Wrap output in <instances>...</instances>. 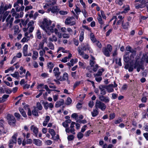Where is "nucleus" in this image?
Returning <instances> with one entry per match:
<instances>
[{
    "label": "nucleus",
    "instance_id": "nucleus-45",
    "mask_svg": "<svg viewBox=\"0 0 148 148\" xmlns=\"http://www.w3.org/2000/svg\"><path fill=\"white\" fill-rule=\"evenodd\" d=\"M116 62V63L117 64L120 66H121L122 65V64L121 63V58H119L118 59H118H115Z\"/></svg>",
    "mask_w": 148,
    "mask_h": 148
},
{
    "label": "nucleus",
    "instance_id": "nucleus-41",
    "mask_svg": "<svg viewBox=\"0 0 148 148\" xmlns=\"http://www.w3.org/2000/svg\"><path fill=\"white\" fill-rule=\"evenodd\" d=\"M49 132L52 136H55L56 135V132L54 130L51 129H49Z\"/></svg>",
    "mask_w": 148,
    "mask_h": 148
},
{
    "label": "nucleus",
    "instance_id": "nucleus-6",
    "mask_svg": "<svg viewBox=\"0 0 148 148\" xmlns=\"http://www.w3.org/2000/svg\"><path fill=\"white\" fill-rule=\"evenodd\" d=\"M51 21L47 20L46 18H44L42 22V24L41 25V27L44 30H46V29L49 27V26L51 24Z\"/></svg>",
    "mask_w": 148,
    "mask_h": 148
},
{
    "label": "nucleus",
    "instance_id": "nucleus-12",
    "mask_svg": "<svg viewBox=\"0 0 148 148\" xmlns=\"http://www.w3.org/2000/svg\"><path fill=\"white\" fill-rule=\"evenodd\" d=\"M14 20L13 17H11V15H9L6 19V22H7V24H10V27H11L12 25V23Z\"/></svg>",
    "mask_w": 148,
    "mask_h": 148
},
{
    "label": "nucleus",
    "instance_id": "nucleus-28",
    "mask_svg": "<svg viewBox=\"0 0 148 148\" xmlns=\"http://www.w3.org/2000/svg\"><path fill=\"white\" fill-rule=\"evenodd\" d=\"M19 110L21 114H22L23 117H27V115L25 112L24 111V110L22 108H19Z\"/></svg>",
    "mask_w": 148,
    "mask_h": 148
},
{
    "label": "nucleus",
    "instance_id": "nucleus-18",
    "mask_svg": "<svg viewBox=\"0 0 148 148\" xmlns=\"http://www.w3.org/2000/svg\"><path fill=\"white\" fill-rule=\"evenodd\" d=\"M75 129L74 128H70V127H68L66 128L65 129V131L67 133H71L73 134H75Z\"/></svg>",
    "mask_w": 148,
    "mask_h": 148
},
{
    "label": "nucleus",
    "instance_id": "nucleus-46",
    "mask_svg": "<svg viewBox=\"0 0 148 148\" xmlns=\"http://www.w3.org/2000/svg\"><path fill=\"white\" fill-rule=\"evenodd\" d=\"M74 136L73 135H70L68 136L67 139L68 140L71 141L73 140Z\"/></svg>",
    "mask_w": 148,
    "mask_h": 148
},
{
    "label": "nucleus",
    "instance_id": "nucleus-3",
    "mask_svg": "<svg viewBox=\"0 0 148 148\" xmlns=\"http://www.w3.org/2000/svg\"><path fill=\"white\" fill-rule=\"evenodd\" d=\"M112 50V46L110 44H108L106 47H103L102 48V51L103 54L106 56L108 57L110 56V53Z\"/></svg>",
    "mask_w": 148,
    "mask_h": 148
},
{
    "label": "nucleus",
    "instance_id": "nucleus-22",
    "mask_svg": "<svg viewBox=\"0 0 148 148\" xmlns=\"http://www.w3.org/2000/svg\"><path fill=\"white\" fill-rule=\"evenodd\" d=\"M124 18V17H123L122 15H119L118 16V18L119 19L117 20V21L116 23V25H120L121 23H122L124 21L123 20V19Z\"/></svg>",
    "mask_w": 148,
    "mask_h": 148
},
{
    "label": "nucleus",
    "instance_id": "nucleus-10",
    "mask_svg": "<svg viewBox=\"0 0 148 148\" xmlns=\"http://www.w3.org/2000/svg\"><path fill=\"white\" fill-rule=\"evenodd\" d=\"M44 106L45 110H47L49 108L51 110V109L53 107V105L52 103H49L47 101H44L42 103Z\"/></svg>",
    "mask_w": 148,
    "mask_h": 148
},
{
    "label": "nucleus",
    "instance_id": "nucleus-40",
    "mask_svg": "<svg viewBox=\"0 0 148 148\" xmlns=\"http://www.w3.org/2000/svg\"><path fill=\"white\" fill-rule=\"evenodd\" d=\"M55 24H52V26L50 27L49 26V28H48L47 29L49 30L51 32L53 33L54 32V29H53V28L55 27Z\"/></svg>",
    "mask_w": 148,
    "mask_h": 148
},
{
    "label": "nucleus",
    "instance_id": "nucleus-31",
    "mask_svg": "<svg viewBox=\"0 0 148 148\" xmlns=\"http://www.w3.org/2000/svg\"><path fill=\"white\" fill-rule=\"evenodd\" d=\"M48 40L50 42H56L57 40V39L55 36L53 35L52 37L49 38Z\"/></svg>",
    "mask_w": 148,
    "mask_h": 148
},
{
    "label": "nucleus",
    "instance_id": "nucleus-50",
    "mask_svg": "<svg viewBox=\"0 0 148 148\" xmlns=\"http://www.w3.org/2000/svg\"><path fill=\"white\" fill-rule=\"evenodd\" d=\"M37 108L40 110H41L42 108L41 105L39 102L37 103Z\"/></svg>",
    "mask_w": 148,
    "mask_h": 148
},
{
    "label": "nucleus",
    "instance_id": "nucleus-60",
    "mask_svg": "<svg viewBox=\"0 0 148 148\" xmlns=\"http://www.w3.org/2000/svg\"><path fill=\"white\" fill-rule=\"evenodd\" d=\"M122 119L121 118H120L118 120L114 122V123L115 124H117L120 123L121 122H122Z\"/></svg>",
    "mask_w": 148,
    "mask_h": 148
},
{
    "label": "nucleus",
    "instance_id": "nucleus-59",
    "mask_svg": "<svg viewBox=\"0 0 148 148\" xmlns=\"http://www.w3.org/2000/svg\"><path fill=\"white\" fill-rule=\"evenodd\" d=\"M124 0H117L116 1V3L120 5H121L123 3V1Z\"/></svg>",
    "mask_w": 148,
    "mask_h": 148
},
{
    "label": "nucleus",
    "instance_id": "nucleus-35",
    "mask_svg": "<svg viewBox=\"0 0 148 148\" xmlns=\"http://www.w3.org/2000/svg\"><path fill=\"white\" fill-rule=\"evenodd\" d=\"M90 38L92 41L93 42H96L97 40L96 38H95L94 35L93 33H92L90 35Z\"/></svg>",
    "mask_w": 148,
    "mask_h": 148
},
{
    "label": "nucleus",
    "instance_id": "nucleus-14",
    "mask_svg": "<svg viewBox=\"0 0 148 148\" xmlns=\"http://www.w3.org/2000/svg\"><path fill=\"white\" fill-rule=\"evenodd\" d=\"M126 50L129 52H127L126 53H132L133 55L135 56L136 55V51L133 49L131 47L127 46L126 48Z\"/></svg>",
    "mask_w": 148,
    "mask_h": 148
},
{
    "label": "nucleus",
    "instance_id": "nucleus-36",
    "mask_svg": "<svg viewBox=\"0 0 148 148\" xmlns=\"http://www.w3.org/2000/svg\"><path fill=\"white\" fill-rule=\"evenodd\" d=\"M9 13V12L6 11L4 13H3V16H2V21L4 22L6 17L8 15Z\"/></svg>",
    "mask_w": 148,
    "mask_h": 148
},
{
    "label": "nucleus",
    "instance_id": "nucleus-51",
    "mask_svg": "<svg viewBox=\"0 0 148 148\" xmlns=\"http://www.w3.org/2000/svg\"><path fill=\"white\" fill-rule=\"evenodd\" d=\"M61 50H62V51L63 53H66L67 52V50H65L62 47H59L57 51V52H58L59 51Z\"/></svg>",
    "mask_w": 148,
    "mask_h": 148
},
{
    "label": "nucleus",
    "instance_id": "nucleus-33",
    "mask_svg": "<svg viewBox=\"0 0 148 148\" xmlns=\"http://www.w3.org/2000/svg\"><path fill=\"white\" fill-rule=\"evenodd\" d=\"M72 57V54L71 53L69 54L68 57H66L63 58L62 60V62L65 63L67 61V59L70 58Z\"/></svg>",
    "mask_w": 148,
    "mask_h": 148
},
{
    "label": "nucleus",
    "instance_id": "nucleus-7",
    "mask_svg": "<svg viewBox=\"0 0 148 148\" xmlns=\"http://www.w3.org/2000/svg\"><path fill=\"white\" fill-rule=\"evenodd\" d=\"M74 17H69L66 19L65 23L66 25H70L71 26L74 25L75 24V22L74 21Z\"/></svg>",
    "mask_w": 148,
    "mask_h": 148
},
{
    "label": "nucleus",
    "instance_id": "nucleus-48",
    "mask_svg": "<svg viewBox=\"0 0 148 148\" xmlns=\"http://www.w3.org/2000/svg\"><path fill=\"white\" fill-rule=\"evenodd\" d=\"M95 44L99 48L101 49L102 48V45L99 41H96Z\"/></svg>",
    "mask_w": 148,
    "mask_h": 148
},
{
    "label": "nucleus",
    "instance_id": "nucleus-25",
    "mask_svg": "<svg viewBox=\"0 0 148 148\" xmlns=\"http://www.w3.org/2000/svg\"><path fill=\"white\" fill-rule=\"evenodd\" d=\"M50 119V117L48 116H47L45 117V120L44 121L43 123V125L44 126H45L47 125Z\"/></svg>",
    "mask_w": 148,
    "mask_h": 148
},
{
    "label": "nucleus",
    "instance_id": "nucleus-5",
    "mask_svg": "<svg viewBox=\"0 0 148 148\" xmlns=\"http://www.w3.org/2000/svg\"><path fill=\"white\" fill-rule=\"evenodd\" d=\"M95 106L98 109L99 108L103 111H104L106 108V106L104 103L99 100L97 101Z\"/></svg>",
    "mask_w": 148,
    "mask_h": 148
},
{
    "label": "nucleus",
    "instance_id": "nucleus-52",
    "mask_svg": "<svg viewBox=\"0 0 148 148\" xmlns=\"http://www.w3.org/2000/svg\"><path fill=\"white\" fill-rule=\"evenodd\" d=\"M74 11L77 13V15H78V13L79 12H81V10L78 7H77V6H76V8L74 9Z\"/></svg>",
    "mask_w": 148,
    "mask_h": 148
},
{
    "label": "nucleus",
    "instance_id": "nucleus-55",
    "mask_svg": "<svg viewBox=\"0 0 148 148\" xmlns=\"http://www.w3.org/2000/svg\"><path fill=\"white\" fill-rule=\"evenodd\" d=\"M14 115L17 118L18 120H19L20 119L21 116L19 113L16 112L14 113Z\"/></svg>",
    "mask_w": 148,
    "mask_h": 148
},
{
    "label": "nucleus",
    "instance_id": "nucleus-58",
    "mask_svg": "<svg viewBox=\"0 0 148 148\" xmlns=\"http://www.w3.org/2000/svg\"><path fill=\"white\" fill-rule=\"evenodd\" d=\"M62 37L64 38H69L70 36L68 34L65 33L63 34Z\"/></svg>",
    "mask_w": 148,
    "mask_h": 148
},
{
    "label": "nucleus",
    "instance_id": "nucleus-30",
    "mask_svg": "<svg viewBox=\"0 0 148 148\" xmlns=\"http://www.w3.org/2000/svg\"><path fill=\"white\" fill-rule=\"evenodd\" d=\"M101 70L102 71L100 70H99L98 71L97 73L94 75L95 77H101V75H102V72L104 71V70L103 69Z\"/></svg>",
    "mask_w": 148,
    "mask_h": 148
},
{
    "label": "nucleus",
    "instance_id": "nucleus-43",
    "mask_svg": "<svg viewBox=\"0 0 148 148\" xmlns=\"http://www.w3.org/2000/svg\"><path fill=\"white\" fill-rule=\"evenodd\" d=\"M44 45L43 43L40 42L38 46V47L37 49V50H38L40 49H42L43 48Z\"/></svg>",
    "mask_w": 148,
    "mask_h": 148
},
{
    "label": "nucleus",
    "instance_id": "nucleus-49",
    "mask_svg": "<svg viewBox=\"0 0 148 148\" xmlns=\"http://www.w3.org/2000/svg\"><path fill=\"white\" fill-rule=\"evenodd\" d=\"M71 102L72 100L71 98L69 97H68L66 102V104L67 105H69L71 103Z\"/></svg>",
    "mask_w": 148,
    "mask_h": 148
},
{
    "label": "nucleus",
    "instance_id": "nucleus-53",
    "mask_svg": "<svg viewBox=\"0 0 148 148\" xmlns=\"http://www.w3.org/2000/svg\"><path fill=\"white\" fill-rule=\"evenodd\" d=\"M83 136V134L80 132H79L77 135V138L79 139H81Z\"/></svg>",
    "mask_w": 148,
    "mask_h": 148
},
{
    "label": "nucleus",
    "instance_id": "nucleus-37",
    "mask_svg": "<svg viewBox=\"0 0 148 148\" xmlns=\"http://www.w3.org/2000/svg\"><path fill=\"white\" fill-rule=\"evenodd\" d=\"M32 114L35 116H38V110H36V108L34 109L32 111Z\"/></svg>",
    "mask_w": 148,
    "mask_h": 148
},
{
    "label": "nucleus",
    "instance_id": "nucleus-23",
    "mask_svg": "<svg viewBox=\"0 0 148 148\" xmlns=\"http://www.w3.org/2000/svg\"><path fill=\"white\" fill-rule=\"evenodd\" d=\"M99 114V112L98 111V109L96 108L93 109L92 111L91 112L92 115V117H95L97 116Z\"/></svg>",
    "mask_w": 148,
    "mask_h": 148
},
{
    "label": "nucleus",
    "instance_id": "nucleus-39",
    "mask_svg": "<svg viewBox=\"0 0 148 148\" xmlns=\"http://www.w3.org/2000/svg\"><path fill=\"white\" fill-rule=\"evenodd\" d=\"M84 38V32L82 31L79 36V40L80 41L82 42Z\"/></svg>",
    "mask_w": 148,
    "mask_h": 148
},
{
    "label": "nucleus",
    "instance_id": "nucleus-54",
    "mask_svg": "<svg viewBox=\"0 0 148 148\" xmlns=\"http://www.w3.org/2000/svg\"><path fill=\"white\" fill-rule=\"evenodd\" d=\"M117 19V17L116 16H113L112 18L110 20V21H111L113 20H114V23H113V24L114 25L116 23V21Z\"/></svg>",
    "mask_w": 148,
    "mask_h": 148
},
{
    "label": "nucleus",
    "instance_id": "nucleus-2",
    "mask_svg": "<svg viewBox=\"0 0 148 148\" xmlns=\"http://www.w3.org/2000/svg\"><path fill=\"white\" fill-rule=\"evenodd\" d=\"M7 119L8 124L12 126H14L16 124V120L13 115L8 114L7 116Z\"/></svg>",
    "mask_w": 148,
    "mask_h": 148
},
{
    "label": "nucleus",
    "instance_id": "nucleus-27",
    "mask_svg": "<svg viewBox=\"0 0 148 148\" xmlns=\"http://www.w3.org/2000/svg\"><path fill=\"white\" fill-rule=\"evenodd\" d=\"M14 35H16L18 34L19 32V27L18 25H16L14 27Z\"/></svg>",
    "mask_w": 148,
    "mask_h": 148
},
{
    "label": "nucleus",
    "instance_id": "nucleus-63",
    "mask_svg": "<svg viewBox=\"0 0 148 148\" xmlns=\"http://www.w3.org/2000/svg\"><path fill=\"white\" fill-rule=\"evenodd\" d=\"M34 24V21H31L29 22L28 24L27 25L28 27L31 26H34L33 25Z\"/></svg>",
    "mask_w": 148,
    "mask_h": 148
},
{
    "label": "nucleus",
    "instance_id": "nucleus-42",
    "mask_svg": "<svg viewBox=\"0 0 148 148\" xmlns=\"http://www.w3.org/2000/svg\"><path fill=\"white\" fill-rule=\"evenodd\" d=\"M47 46L51 49L53 50L54 49V45L51 42H49Z\"/></svg>",
    "mask_w": 148,
    "mask_h": 148
},
{
    "label": "nucleus",
    "instance_id": "nucleus-20",
    "mask_svg": "<svg viewBox=\"0 0 148 148\" xmlns=\"http://www.w3.org/2000/svg\"><path fill=\"white\" fill-rule=\"evenodd\" d=\"M64 103V100L61 99L60 101L56 103L55 106L56 108H58L63 105Z\"/></svg>",
    "mask_w": 148,
    "mask_h": 148
},
{
    "label": "nucleus",
    "instance_id": "nucleus-17",
    "mask_svg": "<svg viewBox=\"0 0 148 148\" xmlns=\"http://www.w3.org/2000/svg\"><path fill=\"white\" fill-rule=\"evenodd\" d=\"M30 129L34 134L37 137L38 132V129L36 127H35L34 125H32Z\"/></svg>",
    "mask_w": 148,
    "mask_h": 148
},
{
    "label": "nucleus",
    "instance_id": "nucleus-34",
    "mask_svg": "<svg viewBox=\"0 0 148 148\" xmlns=\"http://www.w3.org/2000/svg\"><path fill=\"white\" fill-rule=\"evenodd\" d=\"M33 55L32 56V58L34 60H36L38 55V52L36 51H34L33 52Z\"/></svg>",
    "mask_w": 148,
    "mask_h": 148
},
{
    "label": "nucleus",
    "instance_id": "nucleus-11",
    "mask_svg": "<svg viewBox=\"0 0 148 148\" xmlns=\"http://www.w3.org/2000/svg\"><path fill=\"white\" fill-rule=\"evenodd\" d=\"M53 73L56 79H58L59 78V76L61 74V72L59 71V69L58 67L55 68L53 71Z\"/></svg>",
    "mask_w": 148,
    "mask_h": 148
},
{
    "label": "nucleus",
    "instance_id": "nucleus-13",
    "mask_svg": "<svg viewBox=\"0 0 148 148\" xmlns=\"http://www.w3.org/2000/svg\"><path fill=\"white\" fill-rule=\"evenodd\" d=\"M69 79V75L66 73H64L63 74L62 77H60L58 79L61 81H63L64 80H67Z\"/></svg>",
    "mask_w": 148,
    "mask_h": 148
},
{
    "label": "nucleus",
    "instance_id": "nucleus-1",
    "mask_svg": "<svg viewBox=\"0 0 148 148\" xmlns=\"http://www.w3.org/2000/svg\"><path fill=\"white\" fill-rule=\"evenodd\" d=\"M134 56L133 55L132 53H126L123 56V60L126 63H128L129 62H132L134 60Z\"/></svg>",
    "mask_w": 148,
    "mask_h": 148
},
{
    "label": "nucleus",
    "instance_id": "nucleus-44",
    "mask_svg": "<svg viewBox=\"0 0 148 148\" xmlns=\"http://www.w3.org/2000/svg\"><path fill=\"white\" fill-rule=\"evenodd\" d=\"M54 64L51 62L47 64V66L48 69H53L54 66Z\"/></svg>",
    "mask_w": 148,
    "mask_h": 148
},
{
    "label": "nucleus",
    "instance_id": "nucleus-21",
    "mask_svg": "<svg viewBox=\"0 0 148 148\" xmlns=\"http://www.w3.org/2000/svg\"><path fill=\"white\" fill-rule=\"evenodd\" d=\"M28 46L27 45H25L23 48V56H26L27 55V49Z\"/></svg>",
    "mask_w": 148,
    "mask_h": 148
},
{
    "label": "nucleus",
    "instance_id": "nucleus-9",
    "mask_svg": "<svg viewBox=\"0 0 148 148\" xmlns=\"http://www.w3.org/2000/svg\"><path fill=\"white\" fill-rule=\"evenodd\" d=\"M17 136V134H15L12 137V139H11L9 141V143L8 145L9 147L10 148H12V146L11 145V144H13L14 143H16V136Z\"/></svg>",
    "mask_w": 148,
    "mask_h": 148
},
{
    "label": "nucleus",
    "instance_id": "nucleus-24",
    "mask_svg": "<svg viewBox=\"0 0 148 148\" xmlns=\"http://www.w3.org/2000/svg\"><path fill=\"white\" fill-rule=\"evenodd\" d=\"M51 10L52 13H54L58 12L59 11V9L57 6H53L51 8Z\"/></svg>",
    "mask_w": 148,
    "mask_h": 148
},
{
    "label": "nucleus",
    "instance_id": "nucleus-57",
    "mask_svg": "<svg viewBox=\"0 0 148 148\" xmlns=\"http://www.w3.org/2000/svg\"><path fill=\"white\" fill-rule=\"evenodd\" d=\"M95 77V80L98 82H100L102 80V77Z\"/></svg>",
    "mask_w": 148,
    "mask_h": 148
},
{
    "label": "nucleus",
    "instance_id": "nucleus-29",
    "mask_svg": "<svg viewBox=\"0 0 148 148\" xmlns=\"http://www.w3.org/2000/svg\"><path fill=\"white\" fill-rule=\"evenodd\" d=\"M6 10L4 9V5L2 3L0 7V14L2 15Z\"/></svg>",
    "mask_w": 148,
    "mask_h": 148
},
{
    "label": "nucleus",
    "instance_id": "nucleus-16",
    "mask_svg": "<svg viewBox=\"0 0 148 148\" xmlns=\"http://www.w3.org/2000/svg\"><path fill=\"white\" fill-rule=\"evenodd\" d=\"M106 89H107L108 92H111L114 91L113 89V84H110L108 86H105Z\"/></svg>",
    "mask_w": 148,
    "mask_h": 148
},
{
    "label": "nucleus",
    "instance_id": "nucleus-15",
    "mask_svg": "<svg viewBox=\"0 0 148 148\" xmlns=\"http://www.w3.org/2000/svg\"><path fill=\"white\" fill-rule=\"evenodd\" d=\"M99 88L100 91V95H104L106 94V91L105 90L106 89L105 86L101 85L99 86Z\"/></svg>",
    "mask_w": 148,
    "mask_h": 148
},
{
    "label": "nucleus",
    "instance_id": "nucleus-62",
    "mask_svg": "<svg viewBox=\"0 0 148 148\" xmlns=\"http://www.w3.org/2000/svg\"><path fill=\"white\" fill-rule=\"evenodd\" d=\"M29 40V38H27L26 37H24L21 40V42H27Z\"/></svg>",
    "mask_w": 148,
    "mask_h": 148
},
{
    "label": "nucleus",
    "instance_id": "nucleus-4",
    "mask_svg": "<svg viewBox=\"0 0 148 148\" xmlns=\"http://www.w3.org/2000/svg\"><path fill=\"white\" fill-rule=\"evenodd\" d=\"M90 47H89V45L88 44H86L82 48L78 47L77 50L79 54L80 55H83L84 54V51H87V52H90Z\"/></svg>",
    "mask_w": 148,
    "mask_h": 148
},
{
    "label": "nucleus",
    "instance_id": "nucleus-38",
    "mask_svg": "<svg viewBox=\"0 0 148 148\" xmlns=\"http://www.w3.org/2000/svg\"><path fill=\"white\" fill-rule=\"evenodd\" d=\"M145 7V5H143L142 3H141L140 4H136L135 5V8L136 9L139 8H143Z\"/></svg>",
    "mask_w": 148,
    "mask_h": 148
},
{
    "label": "nucleus",
    "instance_id": "nucleus-19",
    "mask_svg": "<svg viewBox=\"0 0 148 148\" xmlns=\"http://www.w3.org/2000/svg\"><path fill=\"white\" fill-rule=\"evenodd\" d=\"M33 143L38 146H40L42 145V141L39 139H34Z\"/></svg>",
    "mask_w": 148,
    "mask_h": 148
},
{
    "label": "nucleus",
    "instance_id": "nucleus-56",
    "mask_svg": "<svg viewBox=\"0 0 148 148\" xmlns=\"http://www.w3.org/2000/svg\"><path fill=\"white\" fill-rule=\"evenodd\" d=\"M49 6L54 5L56 3V1H54L51 2L50 1L48 2Z\"/></svg>",
    "mask_w": 148,
    "mask_h": 148
},
{
    "label": "nucleus",
    "instance_id": "nucleus-64",
    "mask_svg": "<svg viewBox=\"0 0 148 148\" xmlns=\"http://www.w3.org/2000/svg\"><path fill=\"white\" fill-rule=\"evenodd\" d=\"M34 28V26H31V27H28V28H29V33L32 32H33Z\"/></svg>",
    "mask_w": 148,
    "mask_h": 148
},
{
    "label": "nucleus",
    "instance_id": "nucleus-26",
    "mask_svg": "<svg viewBox=\"0 0 148 148\" xmlns=\"http://www.w3.org/2000/svg\"><path fill=\"white\" fill-rule=\"evenodd\" d=\"M129 23L128 22L124 23V22L122 23V26L123 29H127L129 26Z\"/></svg>",
    "mask_w": 148,
    "mask_h": 148
},
{
    "label": "nucleus",
    "instance_id": "nucleus-32",
    "mask_svg": "<svg viewBox=\"0 0 148 148\" xmlns=\"http://www.w3.org/2000/svg\"><path fill=\"white\" fill-rule=\"evenodd\" d=\"M98 15L99 16L97 18V19L98 20V22L100 24L102 25L103 24V22L102 21V19L101 18V16L100 15V14H98Z\"/></svg>",
    "mask_w": 148,
    "mask_h": 148
},
{
    "label": "nucleus",
    "instance_id": "nucleus-8",
    "mask_svg": "<svg viewBox=\"0 0 148 148\" xmlns=\"http://www.w3.org/2000/svg\"><path fill=\"white\" fill-rule=\"evenodd\" d=\"M99 99L101 102H103L105 103H108L110 101V99L108 96H105L103 95H99Z\"/></svg>",
    "mask_w": 148,
    "mask_h": 148
},
{
    "label": "nucleus",
    "instance_id": "nucleus-47",
    "mask_svg": "<svg viewBox=\"0 0 148 148\" xmlns=\"http://www.w3.org/2000/svg\"><path fill=\"white\" fill-rule=\"evenodd\" d=\"M11 75L14 77L16 78L17 76H19V74L18 72H15L14 73L11 74Z\"/></svg>",
    "mask_w": 148,
    "mask_h": 148
},
{
    "label": "nucleus",
    "instance_id": "nucleus-61",
    "mask_svg": "<svg viewBox=\"0 0 148 148\" xmlns=\"http://www.w3.org/2000/svg\"><path fill=\"white\" fill-rule=\"evenodd\" d=\"M94 105V102L92 101H90L88 103L89 107L91 108L93 107Z\"/></svg>",
    "mask_w": 148,
    "mask_h": 148
}]
</instances>
